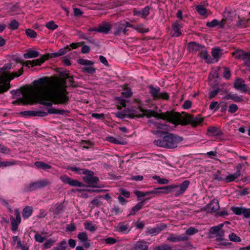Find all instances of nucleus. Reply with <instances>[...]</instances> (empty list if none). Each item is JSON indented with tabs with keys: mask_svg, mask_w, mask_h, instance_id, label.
I'll return each instance as SVG.
<instances>
[{
	"mask_svg": "<svg viewBox=\"0 0 250 250\" xmlns=\"http://www.w3.org/2000/svg\"><path fill=\"white\" fill-rule=\"evenodd\" d=\"M58 52L47 54L43 56L42 58L37 59L36 60H33L32 61H27L25 62V65L28 66L29 65H31L32 67L37 65H41L45 60H47L49 58H56L59 57Z\"/></svg>",
	"mask_w": 250,
	"mask_h": 250,
	"instance_id": "7",
	"label": "nucleus"
},
{
	"mask_svg": "<svg viewBox=\"0 0 250 250\" xmlns=\"http://www.w3.org/2000/svg\"><path fill=\"white\" fill-rule=\"evenodd\" d=\"M221 49L219 48H213L211 51V54L213 59H212L213 63L214 62H217L218 61L219 58L221 56Z\"/></svg>",
	"mask_w": 250,
	"mask_h": 250,
	"instance_id": "31",
	"label": "nucleus"
},
{
	"mask_svg": "<svg viewBox=\"0 0 250 250\" xmlns=\"http://www.w3.org/2000/svg\"><path fill=\"white\" fill-rule=\"evenodd\" d=\"M83 179L86 183L89 185V187L100 188L96 186L99 181V179L94 176V173L92 171L87 169Z\"/></svg>",
	"mask_w": 250,
	"mask_h": 250,
	"instance_id": "6",
	"label": "nucleus"
},
{
	"mask_svg": "<svg viewBox=\"0 0 250 250\" xmlns=\"http://www.w3.org/2000/svg\"><path fill=\"white\" fill-rule=\"evenodd\" d=\"M250 53L246 52L241 50H237L232 53V55L235 58L239 60H245L247 56L249 55Z\"/></svg>",
	"mask_w": 250,
	"mask_h": 250,
	"instance_id": "24",
	"label": "nucleus"
},
{
	"mask_svg": "<svg viewBox=\"0 0 250 250\" xmlns=\"http://www.w3.org/2000/svg\"><path fill=\"white\" fill-rule=\"evenodd\" d=\"M67 247V242L65 240H63L59 244L57 247H54L53 250H66Z\"/></svg>",
	"mask_w": 250,
	"mask_h": 250,
	"instance_id": "41",
	"label": "nucleus"
},
{
	"mask_svg": "<svg viewBox=\"0 0 250 250\" xmlns=\"http://www.w3.org/2000/svg\"><path fill=\"white\" fill-rule=\"evenodd\" d=\"M238 106L236 104H232L229 106L228 110L229 112L234 113L238 110Z\"/></svg>",
	"mask_w": 250,
	"mask_h": 250,
	"instance_id": "63",
	"label": "nucleus"
},
{
	"mask_svg": "<svg viewBox=\"0 0 250 250\" xmlns=\"http://www.w3.org/2000/svg\"><path fill=\"white\" fill-rule=\"evenodd\" d=\"M68 169L74 172L76 174H83L85 173L86 171H87V169L85 168H81L80 167H76L75 166H69L68 167Z\"/></svg>",
	"mask_w": 250,
	"mask_h": 250,
	"instance_id": "32",
	"label": "nucleus"
},
{
	"mask_svg": "<svg viewBox=\"0 0 250 250\" xmlns=\"http://www.w3.org/2000/svg\"><path fill=\"white\" fill-rule=\"evenodd\" d=\"M157 189H163L164 191H157L156 190H153L147 192H141V191H137L136 192V195H137L138 197V200H141V201L139 203H138L137 205H136L135 206H134L129 213V215H135L136 212H137L140 209H141L144 203L146 201L149 200L150 197H148L146 198H143L141 199V197H144L147 195H149L150 194H155L159 193L160 192H164V193H168L171 191V188H157Z\"/></svg>",
	"mask_w": 250,
	"mask_h": 250,
	"instance_id": "4",
	"label": "nucleus"
},
{
	"mask_svg": "<svg viewBox=\"0 0 250 250\" xmlns=\"http://www.w3.org/2000/svg\"><path fill=\"white\" fill-rule=\"evenodd\" d=\"M203 45L197 43L196 42H190L188 43V49L189 52H200L204 48Z\"/></svg>",
	"mask_w": 250,
	"mask_h": 250,
	"instance_id": "20",
	"label": "nucleus"
},
{
	"mask_svg": "<svg viewBox=\"0 0 250 250\" xmlns=\"http://www.w3.org/2000/svg\"><path fill=\"white\" fill-rule=\"evenodd\" d=\"M229 238L230 241L234 242H240L241 241V239L240 237L238 236L234 233H231L229 235Z\"/></svg>",
	"mask_w": 250,
	"mask_h": 250,
	"instance_id": "47",
	"label": "nucleus"
},
{
	"mask_svg": "<svg viewBox=\"0 0 250 250\" xmlns=\"http://www.w3.org/2000/svg\"><path fill=\"white\" fill-rule=\"evenodd\" d=\"M148 88L149 92L151 96L154 100L162 99L164 100H168L169 95L166 92H160V88L158 86L154 87L153 85H149Z\"/></svg>",
	"mask_w": 250,
	"mask_h": 250,
	"instance_id": "8",
	"label": "nucleus"
},
{
	"mask_svg": "<svg viewBox=\"0 0 250 250\" xmlns=\"http://www.w3.org/2000/svg\"><path fill=\"white\" fill-rule=\"evenodd\" d=\"M190 121L192 125L196 126L202 122L203 119L200 117H191L190 118Z\"/></svg>",
	"mask_w": 250,
	"mask_h": 250,
	"instance_id": "43",
	"label": "nucleus"
},
{
	"mask_svg": "<svg viewBox=\"0 0 250 250\" xmlns=\"http://www.w3.org/2000/svg\"><path fill=\"white\" fill-rule=\"evenodd\" d=\"M83 71L86 72L88 74H92L96 72V69L93 67H92V65H90L83 67Z\"/></svg>",
	"mask_w": 250,
	"mask_h": 250,
	"instance_id": "54",
	"label": "nucleus"
},
{
	"mask_svg": "<svg viewBox=\"0 0 250 250\" xmlns=\"http://www.w3.org/2000/svg\"><path fill=\"white\" fill-rule=\"evenodd\" d=\"M35 166L39 168L44 170L49 169L51 168L50 165L41 161L36 162L35 163Z\"/></svg>",
	"mask_w": 250,
	"mask_h": 250,
	"instance_id": "35",
	"label": "nucleus"
},
{
	"mask_svg": "<svg viewBox=\"0 0 250 250\" xmlns=\"http://www.w3.org/2000/svg\"><path fill=\"white\" fill-rule=\"evenodd\" d=\"M188 237L185 234L177 235L173 233L170 234L167 237V240L171 242L186 241H188Z\"/></svg>",
	"mask_w": 250,
	"mask_h": 250,
	"instance_id": "16",
	"label": "nucleus"
},
{
	"mask_svg": "<svg viewBox=\"0 0 250 250\" xmlns=\"http://www.w3.org/2000/svg\"><path fill=\"white\" fill-rule=\"evenodd\" d=\"M199 56L200 58L204 59L208 63H213V61L209 55L208 53V51L205 48V46L203 49L199 52Z\"/></svg>",
	"mask_w": 250,
	"mask_h": 250,
	"instance_id": "25",
	"label": "nucleus"
},
{
	"mask_svg": "<svg viewBox=\"0 0 250 250\" xmlns=\"http://www.w3.org/2000/svg\"><path fill=\"white\" fill-rule=\"evenodd\" d=\"M198 232L199 230L198 229L195 227H190L186 230V234L190 236L195 234Z\"/></svg>",
	"mask_w": 250,
	"mask_h": 250,
	"instance_id": "45",
	"label": "nucleus"
},
{
	"mask_svg": "<svg viewBox=\"0 0 250 250\" xmlns=\"http://www.w3.org/2000/svg\"><path fill=\"white\" fill-rule=\"evenodd\" d=\"M208 132L214 136H220L223 134L221 130L215 126H211L208 128Z\"/></svg>",
	"mask_w": 250,
	"mask_h": 250,
	"instance_id": "28",
	"label": "nucleus"
},
{
	"mask_svg": "<svg viewBox=\"0 0 250 250\" xmlns=\"http://www.w3.org/2000/svg\"><path fill=\"white\" fill-rule=\"evenodd\" d=\"M162 138L155 140L153 142L154 145L167 149H174L177 147L178 144L183 141V138L177 135L164 132Z\"/></svg>",
	"mask_w": 250,
	"mask_h": 250,
	"instance_id": "2",
	"label": "nucleus"
},
{
	"mask_svg": "<svg viewBox=\"0 0 250 250\" xmlns=\"http://www.w3.org/2000/svg\"><path fill=\"white\" fill-rule=\"evenodd\" d=\"M219 208L218 201L214 199L206 206L205 210L208 212H213L217 211Z\"/></svg>",
	"mask_w": 250,
	"mask_h": 250,
	"instance_id": "17",
	"label": "nucleus"
},
{
	"mask_svg": "<svg viewBox=\"0 0 250 250\" xmlns=\"http://www.w3.org/2000/svg\"><path fill=\"white\" fill-rule=\"evenodd\" d=\"M216 239L218 242H221L224 240V231L222 230L221 231H219V232L215 234Z\"/></svg>",
	"mask_w": 250,
	"mask_h": 250,
	"instance_id": "58",
	"label": "nucleus"
},
{
	"mask_svg": "<svg viewBox=\"0 0 250 250\" xmlns=\"http://www.w3.org/2000/svg\"><path fill=\"white\" fill-rule=\"evenodd\" d=\"M107 140L112 143L115 144H124V141L121 138H115L112 136H110L107 138Z\"/></svg>",
	"mask_w": 250,
	"mask_h": 250,
	"instance_id": "39",
	"label": "nucleus"
},
{
	"mask_svg": "<svg viewBox=\"0 0 250 250\" xmlns=\"http://www.w3.org/2000/svg\"><path fill=\"white\" fill-rule=\"evenodd\" d=\"M98 32L103 33L105 34H108L111 28V26L109 23L103 22L99 25Z\"/></svg>",
	"mask_w": 250,
	"mask_h": 250,
	"instance_id": "26",
	"label": "nucleus"
},
{
	"mask_svg": "<svg viewBox=\"0 0 250 250\" xmlns=\"http://www.w3.org/2000/svg\"><path fill=\"white\" fill-rule=\"evenodd\" d=\"M240 176L239 175V173H234L233 174H230L226 176L225 178V181L227 182H230L233 181L238 178Z\"/></svg>",
	"mask_w": 250,
	"mask_h": 250,
	"instance_id": "42",
	"label": "nucleus"
},
{
	"mask_svg": "<svg viewBox=\"0 0 250 250\" xmlns=\"http://www.w3.org/2000/svg\"><path fill=\"white\" fill-rule=\"evenodd\" d=\"M183 27L182 24H181L179 21H176L174 22L171 26L173 33L172 35V37H179L181 34V29Z\"/></svg>",
	"mask_w": 250,
	"mask_h": 250,
	"instance_id": "18",
	"label": "nucleus"
},
{
	"mask_svg": "<svg viewBox=\"0 0 250 250\" xmlns=\"http://www.w3.org/2000/svg\"><path fill=\"white\" fill-rule=\"evenodd\" d=\"M33 208L30 206H26L23 209L22 215L24 219L28 218L32 214Z\"/></svg>",
	"mask_w": 250,
	"mask_h": 250,
	"instance_id": "33",
	"label": "nucleus"
},
{
	"mask_svg": "<svg viewBox=\"0 0 250 250\" xmlns=\"http://www.w3.org/2000/svg\"><path fill=\"white\" fill-rule=\"evenodd\" d=\"M223 225H224L223 224H220L218 226L212 227L210 229V232L211 233L216 234V233L219 232V231H221L223 230L222 229V228L223 227Z\"/></svg>",
	"mask_w": 250,
	"mask_h": 250,
	"instance_id": "50",
	"label": "nucleus"
},
{
	"mask_svg": "<svg viewBox=\"0 0 250 250\" xmlns=\"http://www.w3.org/2000/svg\"><path fill=\"white\" fill-rule=\"evenodd\" d=\"M23 97V98H19L16 101H13L12 103L18 104H32L34 103V97L32 93H24Z\"/></svg>",
	"mask_w": 250,
	"mask_h": 250,
	"instance_id": "9",
	"label": "nucleus"
},
{
	"mask_svg": "<svg viewBox=\"0 0 250 250\" xmlns=\"http://www.w3.org/2000/svg\"><path fill=\"white\" fill-rule=\"evenodd\" d=\"M167 227V225L164 224L157 225L154 228L147 227L146 229V233L152 236H155L160 233Z\"/></svg>",
	"mask_w": 250,
	"mask_h": 250,
	"instance_id": "12",
	"label": "nucleus"
},
{
	"mask_svg": "<svg viewBox=\"0 0 250 250\" xmlns=\"http://www.w3.org/2000/svg\"><path fill=\"white\" fill-rule=\"evenodd\" d=\"M78 62L81 65H85V66H88L90 65H93L94 63L92 61L88 60L83 59H80L78 61Z\"/></svg>",
	"mask_w": 250,
	"mask_h": 250,
	"instance_id": "46",
	"label": "nucleus"
},
{
	"mask_svg": "<svg viewBox=\"0 0 250 250\" xmlns=\"http://www.w3.org/2000/svg\"><path fill=\"white\" fill-rule=\"evenodd\" d=\"M103 241L105 242L106 244L112 245L116 243L117 240L116 239L112 237H108L106 239H103Z\"/></svg>",
	"mask_w": 250,
	"mask_h": 250,
	"instance_id": "60",
	"label": "nucleus"
},
{
	"mask_svg": "<svg viewBox=\"0 0 250 250\" xmlns=\"http://www.w3.org/2000/svg\"><path fill=\"white\" fill-rule=\"evenodd\" d=\"M189 184L190 181L189 180H185L180 185H172L170 186H166L163 187V188H188L189 186Z\"/></svg>",
	"mask_w": 250,
	"mask_h": 250,
	"instance_id": "36",
	"label": "nucleus"
},
{
	"mask_svg": "<svg viewBox=\"0 0 250 250\" xmlns=\"http://www.w3.org/2000/svg\"><path fill=\"white\" fill-rule=\"evenodd\" d=\"M219 105L220 104L218 102L212 101L210 104V105L209 106V109L211 110L216 111L219 108Z\"/></svg>",
	"mask_w": 250,
	"mask_h": 250,
	"instance_id": "49",
	"label": "nucleus"
},
{
	"mask_svg": "<svg viewBox=\"0 0 250 250\" xmlns=\"http://www.w3.org/2000/svg\"><path fill=\"white\" fill-rule=\"evenodd\" d=\"M149 123L152 125H153L155 127L158 129H163V127L165 126V125L162 124L157 121H155L153 119L150 120L149 121Z\"/></svg>",
	"mask_w": 250,
	"mask_h": 250,
	"instance_id": "53",
	"label": "nucleus"
},
{
	"mask_svg": "<svg viewBox=\"0 0 250 250\" xmlns=\"http://www.w3.org/2000/svg\"><path fill=\"white\" fill-rule=\"evenodd\" d=\"M71 48H69L68 45H67L66 47L60 49L58 51V53L60 56L64 55L68 51H69Z\"/></svg>",
	"mask_w": 250,
	"mask_h": 250,
	"instance_id": "62",
	"label": "nucleus"
},
{
	"mask_svg": "<svg viewBox=\"0 0 250 250\" xmlns=\"http://www.w3.org/2000/svg\"><path fill=\"white\" fill-rule=\"evenodd\" d=\"M152 178L154 180H156L157 183L160 185L167 184L169 182L168 179L166 178H161L160 176L157 175L153 176Z\"/></svg>",
	"mask_w": 250,
	"mask_h": 250,
	"instance_id": "44",
	"label": "nucleus"
},
{
	"mask_svg": "<svg viewBox=\"0 0 250 250\" xmlns=\"http://www.w3.org/2000/svg\"><path fill=\"white\" fill-rule=\"evenodd\" d=\"M17 246L18 248L21 249V250H29V247L26 244L22 245L20 240L18 241Z\"/></svg>",
	"mask_w": 250,
	"mask_h": 250,
	"instance_id": "64",
	"label": "nucleus"
},
{
	"mask_svg": "<svg viewBox=\"0 0 250 250\" xmlns=\"http://www.w3.org/2000/svg\"><path fill=\"white\" fill-rule=\"evenodd\" d=\"M219 21L216 19H214L210 22H208L206 23V26L209 28H213L218 25Z\"/></svg>",
	"mask_w": 250,
	"mask_h": 250,
	"instance_id": "61",
	"label": "nucleus"
},
{
	"mask_svg": "<svg viewBox=\"0 0 250 250\" xmlns=\"http://www.w3.org/2000/svg\"><path fill=\"white\" fill-rule=\"evenodd\" d=\"M16 164V162L15 161L0 162V167L11 166Z\"/></svg>",
	"mask_w": 250,
	"mask_h": 250,
	"instance_id": "56",
	"label": "nucleus"
},
{
	"mask_svg": "<svg viewBox=\"0 0 250 250\" xmlns=\"http://www.w3.org/2000/svg\"><path fill=\"white\" fill-rule=\"evenodd\" d=\"M11 68V64L8 63L4 64V66L1 68V69H2V76H0V84H5L7 86L9 85L10 87L9 81L13 80L14 78L18 77L21 75L23 72L22 68L19 69L18 71L19 73L18 72L8 73L5 72L7 70H10Z\"/></svg>",
	"mask_w": 250,
	"mask_h": 250,
	"instance_id": "5",
	"label": "nucleus"
},
{
	"mask_svg": "<svg viewBox=\"0 0 250 250\" xmlns=\"http://www.w3.org/2000/svg\"><path fill=\"white\" fill-rule=\"evenodd\" d=\"M147 243L144 241H138L134 247V250H147Z\"/></svg>",
	"mask_w": 250,
	"mask_h": 250,
	"instance_id": "30",
	"label": "nucleus"
},
{
	"mask_svg": "<svg viewBox=\"0 0 250 250\" xmlns=\"http://www.w3.org/2000/svg\"><path fill=\"white\" fill-rule=\"evenodd\" d=\"M83 225L84 229L91 232H94L97 229V227L95 225H93L92 222H85Z\"/></svg>",
	"mask_w": 250,
	"mask_h": 250,
	"instance_id": "38",
	"label": "nucleus"
},
{
	"mask_svg": "<svg viewBox=\"0 0 250 250\" xmlns=\"http://www.w3.org/2000/svg\"><path fill=\"white\" fill-rule=\"evenodd\" d=\"M196 9L198 13L201 15L205 16L206 15L207 9L204 7L203 5H197L196 7Z\"/></svg>",
	"mask_w": 250,
	"mask_h": 250,
	"instance_id": "52",
	"label": "nucleus"
},
{
	"mask_svg": "<svg viewBox=\"0 0 250 250\" xmlns=\"http://www.w3.org/2000/svg\"><path fill=\"white\" fill-rule=\"evenodd\" d=\"M61 79L50 81L48 77H43L34 81L36 90V98L38 102L47 107L55 104H66L69 101L66 91V80L70 76L67 71L60 73Z\"/></svg>",
	"mask_w": 250,
	"mask_h": 250,
	"instance_id": "1",
	"label": "nucleus"
},
{
	"mask_svg": "<svg viewBox=\"0 0 250 250\" xmlns=\"http://www.w3.org/2000/svg\"><path fill=\"white\" fill-rule=\"evenodd\" d=\"M226 99H231L233 100L235 102L241 103L244 102V100L243 98V96H238L236 94H232L229 93L225 96Z\"/></svg>",
	"mask_w": 250,
	"mask_h": 250,
	"instance_id": "27",
	"label": "nucleus"
},
{
	"mask_svg": "<svg viewBox=\"0 0 250 250\" xmlns=\"http://www.w3.org/2000/svg\"><path fill=\"white\" fill-rule=\"evenodd\" d=\"M25 33L28 37L31 38H34L37 35L36 32L34 30L29 28L25 30Z\"/></svg>",
	"mask_w": 250,
	"mask_h": 250,
	"instance_id": "57",
	"label": "nucleus"
},
{
	"mask_svg": "<svg viewBox=\"0 0 250 250\" xmlns=\"http://www.w3.org/2000/svg\"><path fill=\"white\" fill-rule=\"evenodd\" d=\"M79 240L83 243V245L86 248L90 247V243L88 242V239L86 232H82L78 234Z\"/></svg>",
	"mask_w": 250,
	"mask_h": 250,
	"instance_id": "23",
	"label": "nucleus"
},
{
	"mask_svg": "<svg viewBox=\"0 0 250 250\" xmlns=\"http://www.w3.org/2000/svg\"><path fill=\"white\" fill-rule=\"evenodd\" d=\"M231 210L236 215H243L247 218H250V209L243 208L242 207L232 206Z\"/></svg>",
	"mask_w": 250,
	"mask_h": 250,
	"instance_id": "11",
	"label": "nucleus"
},
{
	"mask_svg": "<svg viewBox=\"0 0 250 250\" xmlns=\"http://www.w3.org/2000/svg\"><path fill=\"white\" fill-rule=\"evenodd\" d=\"M60 179L63 183L68 184L70 186L81 187L83 186L82 183L77 180L73 179L65 175L61 176Z\"/></svg>",
	"mask_w": 250,
	"mask_h": 250,
	"instance_id": "15",
	"label": "nucleus"
},
{
	"mask_svg": "<svg viewBox=\"0 0 250 250\" xmlns=\"http://www.w3.org/2000/svg\"><path fill=\"white\" fill-rule=\"evenodd\" d=\"M20 25L19 22L16 20H12L9 23L8 27L12 30L17 29Z\"/></svg>",
	"mask_w": 250,
	"mask_h": 250,
	"instance_id": "48",
	"label": "nucleus"
},
{
	"mask_svg": "<svg viewBox=\"0 0 250 250\" xmlns=\"http://www.w3.org/2000/svg\"><path fill=\"white\" fill-rule=\"evenodd\" d=\"M134 29L142 33H147L149 31V29L146 27L145 25L143 24H140L137 25L134 28Z\"/></svg>",
	"mask_w": 250,
	"mask_h": 250,
	"instance_id": "40",
	"label": "nucleus"
},
{
	"mask_svg": "<svg viewBox=\"0 0 250 250\" xmlns=\"http://www.w3.org/2000/svg\"><path fill=\"white\" fill-rule=\"evenodd\" d=\"M141 111L148 118L154 117L156 119L166 120L175 125L183 124L182 116L177 112L167 111L166 112L159 113L152 110H141Z\"/></svg>",
	"mask_w": 250,
	"mask_h": 250,
	"instance_id": "3",
	"label": "nucleus"
},
{
	"mask_svg": "<svg viewBox=\"0 0 250 250\" xmlns=\"http://www.w3.org/2000/svg\"><path fill=\"white\" fill-rule=\"evenodd\" d=\"M21 114L29 117L38 116L43 117L47 116V114L45 113V111L42 110L25 111L21 112Z\"/></svg>",
	"mask_w": 250,
	"mask_h": 250,
	"instance_id": "19",
	"label": "nucleus"
},
{
	"mask_svg": "<svg viewBox=\"0 0 250 250\" xmlns=\"http://www.w3.org/2000/svg\"><path fill=\"white\" fill-rule=\"evenodd\" d=\"M117 230L120 232L123 233H126L128 232L130 229L129 228V225L127 224H124L123 223H119L117 227H116Z\"/></svg>",
	"mask_w": 250,
	"mask_h": 250,
	"instance_id": "29",
	"label": "nucleus"
},
{
	"mask_svg": "<svg viewBox=\"0 0 250 250\" xmlns=\"http://www.w3.org/2000/svg\"><path fill=\"white\" fill-rule=\"evenodd\" d=\"M52 210L55 214H58L61 213L63 210V206L62 204H56L52 208Z\"/></svg>",
	"mask_w": 250,
	"mask_h": 250,
	"instance_id": "37",
	"label": "nucleus"
},
{
	"mask_svg": "<svg viewBox=\"0 0 250 250\" xmlns=\"http://www.w3.org/2000/svg\"><path fill=\"white\" fill-rule=\"evenodd\" d=\"M50 182L47 179H42L36 182L32 183L30 188H42L50 186Z\"/></svg>",
	"mask_w": 250,
	"mask_h": 250,
	"instance_id": "22",
	"label": "nucleus"
},
{
	"mask_svg": "<svg viewBox=\"0 0 250 250\" xmlns=\"http://www.w3.org/2000/svg\"><path fill=\"white\" fill-rule=\"evenodd\" d=\"M45 26L49 29L55 30L58 27V25L55 24L54 21H51L46 23Z\"/></svg>",
	"mask_w": 250,
	"mask_h": 250,
	"instance_id": "55",
	"label": "nucleus"
},
{
	"mask_svg": "<svg viewBox=\"0 0 250 250\" xmlns=\"http://www.w3.org/2000/svg\"><path fill=\"white\" fill-rule=\"evenodd\" d=\"M114 32L113 34L115 36H121L122 35H125L127 32L125 29V24L123 22H118L114 24Z\"/></svg>",
	"mask_w": 250,
	"mask_h": 250,
	"instance_id": "14",
	"label": "nucleus"
},
{
	"mask_svg": "<svg viewBox=\"0 0 250 250\" xmlns=\"http://www.w3.org/2000/svg\"><path fill=\"white\" fill-rule=\"evenodd\" d=\"M39 56V52L37 51L28 50L27 53L23 54L25 59L36 58Z\"/></svg>",
	"mask_w": 250,
	"mask_h": 250,
	"instance_id": "34",
	"label": "nucleus"
},
{
	"mask_svg": "<svg viewBox=\"0 0 250 250\" xmlns=\"http://www.w3.org/2000/svg\"><path fill=\"white\" fill-rule=\"evenodd\" d=\"M234 87L242 93L250 94V88L245 84V81L242 78H237L234 83Z\"/></svg>",
	"mask_w": 250,
	"mask_h": 250,
	"instance_id": "10",
	"label": "nucleus"
},
{
	"mask_svg": "<svg viewBox=\"0 0 250 250\" xmlns=\"http://www.w3.org/2000/svg\"><path fill=\"white\" fill-rule=\"evenodd\" d=\"M150 9L151 7L149 6H146L142 9L134 8L132 11L133 15L135 16L145 19L149 15Z\"/></svg>",
	"mask_w": 250,
	"mask_h": 250,
	"instance_id": "13",
	"label": "nucleus"
},
{
	"mask_svg": "<svg viewBox=\"0 0 250 250\" xmlns=\"http://www.w3.org/2000/svg\"><path fill=\"white\" fill-rule=\"evenodd\" d=\"M55 241L51 239L47 240L44 244V248L49 249L51 248L55 243Z\"/></svg>",
	"mask_w": 250,
	"mask_h": 250,
	"instance_id": "59",
	"label": "nucleus"
},
{
	"mask_svg": "<svg viewBox=\"0 0 250 250\" xmlns=\"http://www.w3.org/2000/svg\"><path fill=\"white\" fill-rule=\"evenodd\" d=\"M64 112L63 110H58L55 108H49L47 109V112H45L47 114H63Z\"/></svg>",
	"mask_w": 250,
	"mask_h": 250,
	"instance_id": "51",
	"label": "nucleus"
},
{
	"mask_svg": "<svg viewBox=\"0 0 250 250\" xmlns=\"http://www.w3.org/2000/svg\"><path fill=\"white\" fill-rule=\"evenodd\" d=\"M116 116L120 119H124L126 117L133 118L136 116L137 115L134 112L128 110L125 111H118L116 114Z\"/></svg>",
	"mask_w": 250,
	"mask_h": 250,
	"instance_id": "21",
	"label": "nucleus"
}]
</instances>
